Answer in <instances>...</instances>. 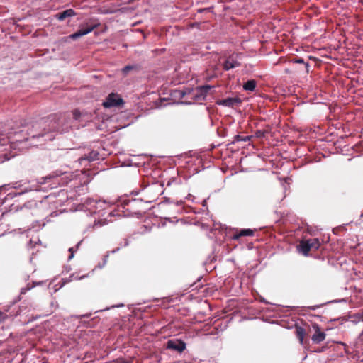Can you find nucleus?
Masks as SVG:
<instances>
[{"instance_id":"ddd939ff","label":"nucleus","mask_w":363,"mask_h":363,"mask_svg":"<svg viewBox=\"0 0 363 363\" xmlns=\"http://www.w3.org/2000/svg\"><path fill=\"white\" fill-rule=\"evenodd\" d=\"M210 89V86H201L197 90V93L195 94V96L199 99H204Z\"/></svg>"},{"instance_id":"b1692460","label":"nucleus","mask_w":363,"mask_h":363,"mask_svg":"<svg viewBox=\"0 0 363 363\" xmlns=\"http://www.w3.org/2000/svg\"><path fill=\"white\" fill-rule=\"evenodd\" d=\"M82 240L79 241L77 245H76V249L74 250V247H70L69 248V252H70V255L68 257V259L70 260L72 259L73 257H74V252L79 248V245H81Z\"/></svg>"},{"instance_id":"cd10ccee","label":"nucleus","mask_w":363,"mask_h":363,"mask_svg":"<svg viewBox=\"0 0 363 363\" xmlns=\"http://www.w3.org/2000/svg\"><path fill=\"white\" fill-rule=\"evenodd\" d=\"M86 189V186H84V185H80V186H75V191L76 193H78V194H80L79 191L82 190V191H84Z\"/></svg>"},{"instance_id":"5701e85b","label":"nucleus","mask_w":363,"mask_h":363,"mask_svg":"<svg viewBox=\"0 0 363 363\" xmlns=\"http://www.w3.org/2000/svg\"><path fill=\"white\" fill-rule=\"evenodd\" d=\"M292 62L293 63H297V64H305V66H306V72L308 73L309 72V64L308 63H305L303 59L301 58V57H298V58H296V59H294L292 60Z\"/></svg>"},{"instance_id":"9b49d317","label":"nucleus","mask_w":363,"mask_h":363,"mask_svg":"<svg viewBox=\"0 0 363 363\" xmlns=\"http://www.w3.org/2000/svg\"><path fill=\"white\" fill-rule=\"evenodd\" d=\"M239 102L240 100L236 98H227L218 101L217 104L227 107H233L235 104Z\"/></svg>"},{"instance_id":"9d476101","label":"nucleus","mask_w":363,"mask_h":363,"mask_svg":"<svg viewBox=\"0 0 363 363\" xmlns=\"http://www.w3.org/2000/svg\"><path fill=\"white\" fill-rule=\"evenodd\" d=\"M43 282L42 281H40V282H33V284L32 285H30V284H28L27 286L26 287H23L21 289V291H20V294L16 297V298H15L12 303L13 304H15L16 303H17L18 301H21V296L23 294H25L28 291L30 290L32 288H33L35 285H40Z\"/></svg>"},{"instance_id":"2eb2a0df","label":"nucleus","mask_w":363,"mask_h":363,"mask_svg":"<svg viewBox=\"0 0 363 363\" xmlns=\"http://www.w3.org/2000/svg\"><path fill=\"white\" fill-rule=\"evenodd\" d=\"M305 334H306V332H305V329L303 328H302L301 326H297L296 328V335L301 345H303V339L305 337Z\"/></svg>"},{"instance_id":"aec40b11","label":"nucleus","mask_w":363,"mask_h":363,"mask_svg":"<svg viewBox=\"0 0 363 363\" xmlns=\"http://www.w3.org/2000/svg\"><path fill=\"white\" fill-rule=\"evenodd\" d=\"M131 70H138V66L137 65H128L125 66L122 72L124 74H127Z\"/></svg>"},{"instance_id":"dca6fc26","label":"nucleus","mask_w":363,"mask_h":363,"mask_svg":"<svg viewBox=\"0 0 363 363\" xmlns=\"http://www.w3.org/2000/svg\"><path fill=\"white\" fill-rule=\"evenodd\" d=\"M311 247L309 244L306 240L302 241L299 245V250L303 253V255L307 256L308 255V252L311 250Z\"/></svg>"},{"instance_id":"39448f33","label":"nucleus","mask_w":363,"mask_h":363,"mask_svg":"<svg viewBox=\"0 0 363 363\" xmlns=\"http://www.w3.org/2000/svg\"><path fill=\"white\" fill-rule=\"evenodd\" d=\"M123 104V99L116 94H110L105 101L103 102V106L105 108L116 107Z\"/></svg>"},{"instance_id":"6e6552de","label":"nucleus","mask_w":363,"mask_h":363,"mask_svg":"<svg viewBox=\"0 0 363 363\" xmlns=\"http://www.w3.org/2000/svg\"><path fill=\"white\" fill-rule=\"evenodd\" d=\"M313 327L315 330V333L311 337L312 341L315 343H320L323 342L325 338V333L320 331V327L318 324H314Z\"/></svg>"},{"instance_id":"a878e982","label":"nucleus","mask_w":363,"mask_h":363,"mask_svg":"<svg viewBox=\"0 0 363 363\" xmlns=\"http://www.w3.org/2000/svg\"><path fill=\"white\" fill-rule=\"evenodd\" d=\"M15 230L18 231V233L22 234V233H25L26 231H27V230H29V231H32L33 230V231H35V232H38V228H36V225H33L32 228H30V229H27V230L23 229V230L21 228H18V230Z\"/></svg>"},{"instance_id":"412c9836","label":"nucleus","mask_w":363,"mask_h":363,"mask_svg":"<svg viewBox=\"0 0 363 363\" xmlns=\"http://www.w3.org/2000/svg\"><path fill=\"white\" fill-rule=\"evenodd\" d=\"M250 138H251V136H241L240 135H236L234 137L233 143H235L239 142V141L247 142V141H249L250 140Z\"/></svg>"},{"instance_id":"c85d7f7f","label":"nucleus","mask_w":363,"mask_h":363,"mask_svg":"<svg viewBox=\"0 0 363 363\" xmlns=\"http://www.w3.org/2000/svg\"><path fill=\"white\" fill-rule=\"evenodd\" d=\"M36 223L38 224V228L40 229H43V228L45 225V222L44 220H42L41 223L36 221Z\"/></svg>"},{"instance_id":"bb28decb","label":"nucleus","mask_w":363,"mask_h":363,"mask_svg":"<svg viewBox=\"0 0 363 363\" xmlns=\"http://www.w3.org/2000/svg\"><path fill=\"white\" fill-rule=\"evenodd\" d=\"M23 194V192H19V193H15V192H11L9 194H8V195L6 196V199H13V197L16 196H19V195H21Z\"/></svg>"},{"instance_id":"a211bd4d","label":"nucleus","mask_w":363,"mask_h":363,"mask_svg":"<svg viewBox=\"0 0 363 363\" xmlns=\"http://www.w3.org/2000/svg\"><path fill=\"white\" fill-rule=\"evenodd\" d=\"M254 231L251 229H242L238 234L234 235V239H238L240 237L252 236Z\"/></svg>"},{"instance_id":"f704fd0d","label":"nucleus","mask_w":363,"mask_h":363,"mask_svg":"<svg viewBox=\"0 0 363 363\" xmlns=\"http://www.w3.org/2000/svg\"><path fill=\"white\" fill-rule=\"evenodd\" d=\"M51 306H55V303H51Z\"/></svg>"},{"instance_id":"f257e3e1","label":"nucleus","mask_w":363,"mask_h":363,"mask_svg":"<svg viewBox=\"0 0 363 363\" xmlns=\"http://www.w3.org/2000/svg\"><path fill=\"white\" fill-rule=\"evenodd\" d=\"M68 197L67 191L65 189H60L46 196L49 205H53L54 207L61 206Z\"/></svg>"},{"instance_id":"20e7f679","label":"nucleus","mask_w":363,"mask_h":363,"mask_svg":"<svg viewBox=\"0 0 363 363\" xmlns=\"http://www.w3.org/2000/svg\"><path fill=\"white\" fill-rule=\"evenodd\" d=\"M97 27V24L89 25L86 24L85 28H80L77 32L71 34L67 38L72 40H77L80 37L86 35L93 31Z\"/></svg>"},{"instance_id":"72a5a7b5","label":"nucleus","mask_w":363,"mask_h":363,"mask_svg":"<svg viewBox=\"0 0 363 363\" xmlns=\"http://www.w3.org/2000/svg\"><path fill=\"white\" fill-rule=\"evenodd\" d=\"M3 315V313L0 311V317Z\"/></svg>"},{"instance_id":"0eeeda50","label":"nucleus","mask_w":363,"mask_h":363,"mask_svg":"<svg viewBox=\"0 0 363 363\" xmlns=\"http://www.w3.org/2000/svg\"><path fill=\"white\" fill-rule=\"evenodd\" d=\"M86 204L90 206V210L94 213L99 212L101 209H105L108 206L107 203L105 201H96L92 199H87Z\"/></svg>"},{"instance_id":"6ab92c4d","label":"nucleus","mask_w":363,"mask_h":363,"mask_svg":"<svg viewBox=\"0 0 363 363\" xmlns=\"http://www.w3.org/2000/svg\"><path fill=\"white\" fill-rule=\"evenodd\" d=\"M309 244L311 250H318L320 245V242L318 238H313L306 240Z\"/></svg>"},{"instance_id":"473e14b6","label":"nucleus","mask_w":363,"mask_h":363,"mask_svg":"<svg viewBox=\"0 0 363 363\" xmlns=\"http://www.w3.org/2000/svg\"><path fill=\"white\" fill-rule=\"evenodd\" d=\"M48 119H49L50 121H52V120L51 119V117H48Z\"/></svg>"},{"instance_id":"4468645a","label":"nucleus","mask_w":363,"mask_h":363,"mask_svg":"<svg viewBox=\"0 0 363 363\" xmlns=\"http://www.w3.org/2000/svg\"><path fill=\"white\" fill-rule=\"evenodd\" d=\"M43 232H42L41 235H40L39 234H37L36 235H32V237L29 242V245L31 246V247H35L38 244L41 245L42 240L40 239V237L43 238Z\"/></svg>"},{"instance_id":"423d86ee","label":"nucleus","mask_w":363,"mask_h":363,"mask_svg":"<svg viewBox=\"0 0 363 363\" xmlns=\"http://www.w3.org/2000/svg\"><path fill=\"white\" fill-rule=\"evenodd\" d=\"M23 141H29L30 142V145H32V146H39V145H43L44 142L45 141V138L44 137V134H38V135H32L30 138H24L23 140H16V143H23Z\"/></svg>"},{"instance_id":"393cba45","label":"nucleus","mask_w":363,"mask_h":363,"mask_svg":"<svg viewBox=\"0 0 363 363\" xmlns=\"http://www.w3.org/2000/svg\"><path fill=\"white\" fill-rule=\"evenodd\" d=\"M44 198H45V196H44L41 200H40L38 201H37L35 200L30 201V203H29L30 206H32L34 204L37 208H40L41 206L43 205V199Z\"/></svg>"},{"instance_id":"f8f14e48","label":"nucleus","mask_w":363,"mask_h":363,"mask_svg":"<svg viewBox=\"0 0 363 363\" xmlns=\"http://www.w3.org/2000/svg\"><path fill=\"white\" fill-rule=\"evenodd\" d=\"M240 63L237 61L233 59L232 57H228L223 64V69L226 71L239 67Z\"/></svg>"},{"instance_id":"f3484780","label":"nucleus","mask_w":363,"mask_h":363,"mask_svg":"<svg viewBox=\"0 0 363 363\" xmlns=\"http://www.w3.org/2000/svg\"><path fill=\"white\" fill-rule=\"evenodd\" d=\"M257 82L255 79L247 81L243 84V89L246 91H253L255 89Z\"/></svg>"},{"instance_id":"7ed1b4c3","label":"nucleus","mask_w":363,"mask_h":363,"mask_svg":"<svg viewBox=\"0 0 363 363\" xmlns=\"http://www.w3.org/2000/svg\"><path fill=\"white\" fill-rule=\"evenodd\" d=\"M186 347V343L180 339H171L166 343V348L182 353Z\"/></svg>"},{"instance_id":"c756f323","label":"nucleus","mask_w":363,"mask_h":363,"mask_svg":"<svg viewBox=\"0 0 363 363\" xmlns=\"http://www.w3.org/2000/svg\"><path fill=\"white\" fill-rule=\"evenodd\" d=\"M73 115H74V118L75 119H77V118H79V116L80 113H79V112L78 111L75 110V111H74V112H73Z\"/></svg>"},{"instance_id":"f03ea898","label":"nucleus","mask_w":363,"mask_h":363,"mask_svg":"<svg viewBox=\"0 0 363 363\" xmlns=\"http://www.w3.org/2000/svg\"><path fill=\"white\" fill-rule=\"evenodd\" d=\"M143 204L142 201L137 199H132L124 200L123 201V212H128L132 214H140L142 211L140 206Z\"/></svg>"},{"instance_id":"4be33fe9","label":"nucleus","mask_w":363,"mask_h":363,"mask_svg":"<svg viewBox=\"0 0 363 363\" xmlns=\"http://www.w3.org/2000/svg\"><path fill=\"white\" fill-rule=\"evenodd\" d=\"M351 318L353 319L352 322L355 323H357L360 321L363 322V311L361 313L354 314Z\"/></svg>"},{"instance_id":"1a4fd4ad","label":"nucleus","mask_w":363,"mask_h":363,"mask_svg":"<svg viewBox=\"0 0 363 363\" xmlns=\"http://www.w3.org/2000/svg\"><path fill=\"white\" fill-rule=\"evenodd\" d=\"M76 15L74 11L72 9H66L55 15V18L59 21H63L67 18L72 17Z\"/></svg>"},{"instance_id":"2f4dec72","label":"nucleus","mask_w":363,"mask_h":363,"mask_svg":"<svg viewBox=\"0 0 363 363\" xmlns=\"http://www.w3.org/2000/svg\"><path fill=\"white\" fill-rule=\"evenodd\" d=\"M318 308V306H314L311 307V308L312 310H315V308Z\"/></svg>"},{"instance_id":"7c9ffc66","label":"nucleus","mask_w":363,"mask_h":363,"mask_svg":"<svg viewBox=\"0 0 363 363\" xmlns=\"http://www.w3.org/2000/svg\"><path fill=\"white\" fill-rule=\"evenodd\" d=\"M105 222H102L101 220H99L97 221L94 225L96 226V225H99V226H101L103 225H104Z\"/></svg>"}]
</instances>
